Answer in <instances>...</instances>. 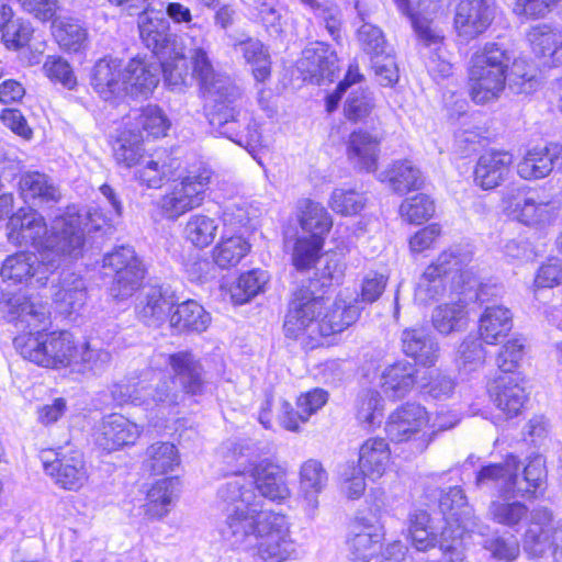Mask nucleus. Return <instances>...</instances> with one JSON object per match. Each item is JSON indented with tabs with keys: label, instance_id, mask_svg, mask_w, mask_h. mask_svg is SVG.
<instances>
[{
	"label": "nucleus",
	"instance_id": "obj_10",
	"mask_svg": "<svg viewBox=\"0 0 562 562\" xmlns=\"http://www.w3.org/2000/svg\"><path fill=\"white\" fill-rule=\"evenodd\" d=\"M504 212L528 226L551 225L560 213V202L543 196L538 191H526L522 187H507L502 196Z\"/></svg>",
	"mask_w": 562,
	"mask_h": 562
},
{
	"label": "nucleus",
	"instance_id": "obj_51",
	"mask_svg": "<svg viewBox=\"0 0 562 562\" xmlns=\"http://www.w3.org/2000/svg\"><path fill=\"white\" fill-rule=\"evenodd\" d=\"M344 274L342 266L339 260L330 257L326 259L323 269L317 270L313 278L303 280L295 290H308L313 296H325L327 289L334 282L338 283Z\"/></svg>",
	"mask_w": 562,
	"mask_h": 562
},
{
	"label": "nucleus",
	"instance_id": "obj_52",
	"mask_svg": "<svg viewBox=\"0 0 562 562\" xmlns=\"http://www.w3.org/2000/svg\"><path fill=\"white\" fill-rule=\"evenodd\" d=\"M268 280L267 271L261 269H252L241 273L231 289L232 300L238 305L248 303L252 297L263 292Z\"/></svg>",
	"mask_w": 562,
	"mask_h": 562
},
{
	"label": "nucleus",
	"instance_id": "obj_13",
	"mask_svg": "<svg viewBox=\"0 0 562 562\" xmlns=\"http://www.w3.org/2000/svg\"><path fill=\"white\" fill-rule=\"evenodd\" d=\"M418 373L416 366L408 361L389 367V397H402L414 385H418L435 400H447L453 394L457 383L451 376L437 373L426 382L425 376L419 378Z\"/></svg>",
	"mask_w": 562,
	"mask_h": 562
},
{
	"label": "nucleus",
	"instance_id": "obj_45",
	"mask_svg": "<svg viewBox=\"0 0 562 562\" xmlns=\"http://www.w3.org/2000/svg\"><path fill=\"white\" fill-rule=\"evenodd\" d=\"M467 304L458 293V297L449 303L438 305L431 314L432 326L440 334L448 335L461 330L467 322Z\"/></svg>",
	"mask_w": 562,
	"mask_h": 562
},
{
	"label": "nucleus",
	"instance_id": "obj_49",
	"mask_svg": "<svg viewBox=\"0 0 562 562\" xmlns=\"http://www.w3.org/2000/svg\"><path fill=\"white\" fill-rule=\"evenodd\" d=\"M235 46L243 54L246 63L251 66L252 75L258 82H263L270 77V56L260 41L247 38Z\"/></svg>",
	"mask_w": 562,
	"mask_h": 562
},
{
	"label": "nucleus",
	"instance_id": "obj_31",
	"mask_svg": "<svg viewBox=\"0 0 562 562\" xmlns=\"http://www.w3.org/2000/svg\"><path fill=\"white\" fill-rule=\"evenodd\" d=\"M519 461L515 456H508L504 463H493L483 467L476 474L477 487H497L499 495H513L517 484Z\"/></svg>",
	"mask_w": 562,
	"mask_h": 562
},
{
	"label": "nucleus",
	"instance_id": "obj_28",
	"mask_svg": "<svg viewBox=\"0 0 562 562\" xmlns=\"http://www.w3.org/2000/svg\"><path fill=\"white\" fill-rule=\"evenodd\" d=\"M176 305L173 294L161 285H148L144 288L138 299L136 313L138 318L147 325L164 322Z\"/></svg>",
	"mask_w": 562,
	"mask_h": 562
},
{
	"label": "nucleus",
	"instance_id": "obj_20",
	"mask_svg": "<svg viewBox=\"0 0 562 562\" xmlns=\"http://www.w3.org/2000/svg\"><path fill=\"white\" fill-rule=\"evenodd\" d=\"M488 392L493 404L506 419L518 416L527 401L525 387L517 375L497 376L490 385Z\"/></svg>",
	"mask_w": 562,
	"mask_h": 562
},
{
	"label": "nucleus",
	"instance_id": "obj_30",
	"mask_svg": "<svg viewBox=\"0 0 562 562\" xmlns=\"http://www.w3.org/2000/svg\"><path fill=\"white\" fill-rule=\"evenodd\" d=\"M58 313L71 316L78 313L87 300V286L81 276L63 271L57 290L53 294Z\"/></svg>",
	"mask_w": 562,
	"mask_h": 562
},
{
	"label": "nucleus",
	"instance_id": "obj_46",
	"mask_svg": "<svg viewBox=\"0 0 562 562\" xmlns=\"http://www.w3.org/2000/svg\"><path fill=\"white\" fill-rule=\"evenodd\" d=\"M357 38L362 50L370 56L375 74L383 75L386 70L384 64L386 59L384 55L386 40L383 31L371 23L363 22L357 31Z\"/></svg>",
	"mask_w": 562,
	"mask_h": 562
},
{
	"label": "nucleus",
	"instance_id": "obj_58",
	"mask_svg": "<svg viewBox=\"0 0 562 562\" xmlns=\"http://www.w3.org/2000/svg\"><path fill=\"white\" fill-rule=\"evenodd\" d=\"M397 10L405 16H407L412 25L422 41L427 45L436 44L440 40V35L436 33L426 19H420V14L424 11H428V8L422 9L420 0H393Z\"/></svg>",
	"mask_w": 562,
	"mask_h": 562
},
{
	"label": "nucleus",
	"instance_id": "obj_48",
	"mask_svg": "<svg viewBox=\"0 0 562 562\" xmlns=\"http://www.w3.org/2000/svg\"><path fill=\"white\" fill-rule=\"evenodd\" d=\"M178 486V477H165L157 481L147 493L146 513L151 517H164L169 512Z\"/></svg>",
	"mask_w": 562,
	"mask_h": 562
},
{
	"label": "nucleus",
	"instance_id": "obj_60",
	"mask_svg": "<svg viewBox=\"0 0 562 562\" xmlns=\"http://www.w3.org/2000/svg\"><path fill=\"white\" fill-rule=\"evenodd\" d=\"M409 536L413 546L418 551H426L439 546L440 535L438 536L430 526V517L426 512L419 510L411 515Z\"/></svg>",
	"mask_w": 562,
	"mask_h": 562
},
{
	"label": "nucleus",
	"instance_id": "obj_11",
	"mask_svg": "<svg viewBox=\"0 0 562 562\" xmlns=\"http://www.w3.org/2000/svg\"><path fill=\"white\" fill-rule=\"evenodd\" d=\"M59 268V261L49 251H20L8 256L2 262L0 276L3 281L25 288L45 286L49 277Z\"/></svg>",
	"mask_w": 562,
	"mask_h": 562
},
{
	"label": "nucleus",
	"instance_id": "obj_9",
	"mask_svg": "<svg viewBox=\"0 0 562 562\" xmlns=\"http://www.w3.org/2000/svg\"><path fill=\"white\" fill-rule=\"evenodd\" d=\"M122 7L130 15L138 14L139 37L156 59L170 58L177 53L176 35L170 33L169 20L160 10L151 8V0H106Z\"/></svg>",
	"mask_w": 562,
	"mask_h": 562
},
{
	"label": "nucleus",
	"instance_id": "obj_53",
	"mask_svg": "<svg viewBox=\"0 0 562 562\" xmlns=\"http://www.w3.org/2000/svg\"><path fill=\"white\" fill-rule=\"evenodd\" d=\"M221 220L204 214L192 215L186 224L184 236L195 247L204 248L211 245L220 227Z\"/></svg>",
	"mask_w": 562,
	"mask_h": 562
},
{
	"label": "nucleus",
	"instance_id": "obj_63",
	"mask_svg": "<svg viewBox=\"0 0 562 562\" xmlns=\"http://www.w3.org/2000/svg\"><path fill=\"white\" fill-rule=\"evenodd\" d=\"M323 246L324 239L313 236L297 237L292 254V263L296 270L312 268L319 258Z\"/></svg>",
	"mask_w": 562,
	"mask_h": 562
},
{
	"label": "nucleus",
	"instance_id": "obj_24",
	"mask_svg": "<svg viewBox=\"0 0 562 562\" xmlns=\"http://www.w3.org/2000/svg\"><path fill=\"white\" fill-rule=\"evenodd\" d=\"M429 423L425 407L415 402L400 405L389 416V440L403 441L423 430Z\"/></svg>",
	"mask_w": 562,
	"mask_h": 562
},
{
	"label": "nucleus",
	"instance_id": "obj_43",
	"mask_svg": "<svg viewBox=\"0 0 562 562\" xmlns=\"http://www.w3.org/2000/svg\"><path fill=\"white\" fill-rule=\"evenodd\" d=\"M176 310L170 314V324L179 331H204L210 322L211 316L194 300H187L182 303L176 302Z\"/></svg>",
	"mask_w": 562,
	"mask_h": 562
},
{
	"label": "nucleus",
	"instance_id": "obj_59",
	"mask_svg": "<svg viewBox=\"0 0 562 562\" xmlns=\"http://www.w3.org/2000/svg\"><path fill=\"white\" fill-rule=\"evenodd\" d=\"M436 211L435 201L427 194L418 193L402 201L398 207L401 218L414 225L430 220Z\"/></svg>",
	"mask_w": 562,
	"mask_h": 562
},
{
	"label": "nucleus",
	"instance_id": "obj_23",
	"mask_svg": "<svg viewBox=\"0 0 562 562\" xmlns=\"http://www.w3.org/2000/svg\"><path fill=\"white\" fill-rule=\"evenodd\" d=\"M363 520L357 518L352 522L347 544L352 559L370 561L381 553L385 533L382 526L366 524Z\"/></svg>",
	"mask_w": 562,
	"mask_h": 562
},
{
	"label": "nucleus",
	"instance_id": "obj_14",
	"mask_svg": "<svg viewBox=\"0 0 562 562\" xmlns=\"http://www.w3.org/2000/svg\"><path fill=\"white\" fill-rule=\"evenodd\" d=\"M363 384L369 389L360 397L357 411L358 420L369 430L381 427L384 422L385 401L383 393L386 384V366L383 360L363 366Z\"/></svg>",
	"mask_w": 562,
	"mask_h": 562
},
{
	"label": "nucleus",
	"instance_id": "obj_7",
	"mask_svg": "<svg viewBox=\"0 0 562 562\" xmlns=\"http://www.w3.org/2000/svg\"><path fill=\"white\" fill-rule=\"evenodd\" d=\"M439 508L446 522L439 541L442 561L463 562L465 539L473 532L483 535L487 526L481 525L477 517L473 515L460 486H450L441 492Z\"/></svg>",
	"mask_w": 562,
	"mask_h": 562
},
{
	"label": "nucleus",
	"instance_id": "obj_42",
	"mask_svg": "<svg viewBox=\"0 0 562 562\" xmlns=\"http://www.w3.org/2000/svg\"><path fill=\"white\" fill-rule=\"evenodd\" d=\"M359 468L364 475L375 482L386 472V440L382 437L369 438L359 451Z\"/></svg>",
	"mask_w": 562,
	"mask_h": 562
},
{
	"label": "nucleus",
	"instance_id": "obj_26",
	"mask_svg": "<svg viewBox=\"0 0 562 562\" xmlns=\"http://www.w3.org/2000/svg\"><path fill=\"white\" fill-rule=\"evenodd\" d=\"M19 191L26 203L37 206L57 203L61 198L59 187L54 179L37 170L21 173Z\"/></svg>",
	"mask_w": 562,
	"mask_h": 562
},
{
	"label": "nucleus",
	"instance_id": "obj_15",
	"mask_svg": "<svg viewBox=\"0 0 562 562\" xmlns=\"http://www.w3.org/2000/svg\"><path fill=\"white\" fill-rule=\"evenodd\" d=\"M44 471L56 485L64 490L77 491L88 479L82 452L59 448L53 460L43 461Z\"/></svg>",
	"mask_w": 562,
	"mask_h": 562
},
{
	"label": "nucleus",
	"instance_id": "obj_47",
	"mask_svg": "<svg viewBox=\"0 0 562 562\" xmlns=\"http://www.w3.org/2000/svg\"><path fill=\"white\" fill-rule=\"evenodd\" d=\"M513 495H501V498L492 501L488 506V516L498 524L516 529L529 515L528 507L519 501H510Z\"/></svg>",
	"mask_w": 562,
	"mask_h": 562
},
{
	"label": "nucleus",
	"instance_id": "obj_12",
	"mask_svg": "<svg viewBox=\"0 0 562 562\" xmlns=\"http://www.w3.org/2000/svg\"><path fill=\"white\" fill-rule=\"evenodd\" d=\"M213 171L202 165L191 170L173 186L158 202L161 214L168 220H177L184 213L198 207L205 198V189L211 182Z\"/></svg>",
	"mask_w": 562,
	"mask_h": 562
},
{
	"label": "nucleus",
	"instance_id": "obj_29",
	"mask_svg": "<svg viewBox=\"0 0 562 562\" xmlns=\"http://www.w3.org/2000/svg\"><path fill=\"white\" fill-rule=\"evenodd\" d=\"M513 164V155L504 150H491L480 156L475 169L474 181L484 190L498 187L508 176Z\"/></svg>",
	"mask_w": 562,
	"mask_h": 562
},
{
	"label": "nucleus",
	"instance_id": "obj_27",
	"mask_svg": "<svg viewBox=\"0 0 562 562\" xmlns=\"http://www.w3.org/2000/svg\"><path fill=\"white\" fill-rule=\"evenodd\" d=\"M328 482V474L323 464L310 459L300 469V496L303 508L310 519H314L318 508V496Z\"/></svg>",
	"mask_w": 562,
	"mask_h": 562
},
{
	"label": "nucleus",
	"instance_id": "obj_1",
	"mask_svg": "<svg viewBox=\"0 0 562 562\" xmlns=\"http://www.w3.org/2000/svg\"><path fill=\"white\" fill-rule=\"evenodd\" d=\"M188 45L192 76L204 94L213 102L207 115L212 128L249 153L261 145L259 125L252 114L241 106V89L231 77L216 74L211 54V42L199 31L191 34Z\"/></svg>",
	"mask_w": 562,
	"mask_h": 562
},
{
	"label": "nucleus",
	"instance_id": "obj_61",
	"mask_svg": "<svg viewBox=\"0 0 562 562\" xmlns=\"http://www.w3.org/2000/svg\"><path fill=\"white\" fill-rule=\"evenodd\" d=\"M146 276V268L130 267L128 271H120L113 276L109 286L110 295L117 301L130 299L142 285Z\"/></svg>",
	"mask_w": 562,
	"mask_h": 562
},
{
	"label": "nucleus",
	"instance_id": "obj_64",
	"mask_svg": "<svg viewBox=\"0 0 562 562\" xmlns=\"http://www.w3.org/2000/svg\"><path fill=\"white\" fill-rule=\"evenodd\" d=\"M373 108V98L370 92L355 90L349 93L345 102L344 113L346 119L352 123H368L372 121Z\"/></svg>",
	"mask_w": 562,
	"mask_h": 562
},
{
	"label": "nucleus",
	"instance_id": "obj_34",
	"mask_svg": "<svg viewBox=\"0 0 562 562\" xmlns=\"http://www.w3.org/2000/svg\"><path fill=\"white\" fill-rule=\"evenodd\" d=\"M181 159L175 155V151L158 159H148L143 168L135 171V178L140 184L147 188L158 189L165 182L180 177L179 170L181 168Z\"/></svg>",
	"mask_w": 562,
	"mask_h": 562
},
{
	"label": "nucleus",
	"instance_id": "obj_36",
	"mask_svg": "<svg viewBox=\"0 0 562 562\" xmlns=\"http://www.w3.org/2000/svg\"><path fill=\"white\" fill-rule=\"evenodd\" d=\"M225 474L245 475L251 472L256 458V448L251 440H227L220 449Z\"/></svg>",
	"mask_w": 562,
	"mask_h": 562
},
{
	"label": "nucleus",
	"instance_id": "obj_6",
	"mask_svg": "<svg viewBox=\"0 0 562 562\" xmlns=\"http://www.w3.org/2000/svg\"><path fill=\"white\" fill-rule=\"evenodd\" d=\"M106 218L98 207H68L57 216L52 225L45 247L42 251L52 252V257L61 265V257L78 259L82 257L92 233L104 232Z\"/></svg>",
	"mask_w": 562,
	"mask_h": 562
},
{
	"label": "nucleus",
	"instance_id": "obj_35",
	"mask_svg": "<svg viewBox=\"0 0 562 562\" xmlns=\"http://www.w3.org/2000/svg\"><path fill=\"white\" fill-rule=\"evenodd\" d=\"M347 154L356 167L372 172L376 169L379 139L361 128L356 130L349 136Z\"/></svg>",
	"mask_w": 562,
	"mask_h": 562
},
{
	"label": "nucleus",
	"instance_id": "obj_40",
	"mask_svg": "<svg viewBox=\"0 0 562 562\" xmlns=\"http://www.w3.org/2000/svg\"><path fill=\"white\" fill-rule=\"evenodd\" d=\"M470 260V256L459 248H450L442 251L427 268H435V272L445 278L453 274L452 283L460 289L463 280L473 274V268H468Z\"/></svg>",
	"mask_w": 562,
	"mask_h": 562
},
{
	"label": "nucleus",
	"instance_id": "obj_5",
	"mask_svg": "<svg viewBox=\"0 0 562 562\" xmlns=\"http://www.w3.org/2000/svg\"><path fill=\"white\" fill-rule=\"evenodd\" d=\"M172 379L159 381L155 386L146 384L143 407L146 411L170 409L180 405L186 395L204 394L207 380L205 370L191 351L182 350L168 356Z\"/></svg>",
	"mask_w": 562,
	"mask_h": 562
},
{
	"label": "nucleus",
	"instance_id": "obj_21",
	"mask_svg": "<svg viewBox=\"0 0 562 562\" xmlns=\"http://www.w3.org/2000/svg\"><path fill=\"white\" fill-rule=\"evenodd\" d=\"M8 239L18 246L35 245L47 233L44 217L33 207H20L8 221Z\"/></svg>",
	"mask_w": 562,
	"mask_h": 562
},
{
	"label": "nucleus",
	"instance_id": "obj_25",
	"mask_svg": "<svg viewBox=\"0 0 562 562\" xmlns=\"http://www.w3.org/2000/svg\"><path fill=\"white\" fill-rule=\"evenodd\" d=\"M531 518V525L526 531V542L532 543L535 552L539 553L555 546V559L562 562V525L552 527V514L546 508L535 510Z\"/></svg>",
	"mask_w": 562,
	"mask_h": 562
},
{
	"label": "nucleus",
	"instance_id": "obj_50",
	"mask_svg": "<svg viewBox=\"0 0 562 562\" xmlns=\"http://www.w3.org/2000/svg\"><path fill=\"white\" fill-rule=\"evenodd\" d=\"M145 467L154 475L166 474L179 465L176 446L171 442H155L147 448Z\"/></svg>",
	"mask_w": 562,
	"mask_h": 562
},
{
	"label": "nucleus",
	"instance_id": "obj_57",
	"mask_svg": "<svg viewBox=\"0 0 562 562\" xmlns=\"http://www.w3.org/2000/svg\"><path fill=\"white\" fill-rule=\"evenodd\" d=\"M547 479L546 460L542 456H536L529 460L524 469L521 479L517 476V484H515L514 496H531L541 488Z\"/></svg>",
	"mask_w": 562,
	"mask_h": 562
},
{
	"label": "nucleus",
	"instance_id": "obj_8",
	"mask_svg": "<svg viewBox=\"0 0 562 562\" xmlns=\"http://www.w3.org/2000/svg\"><path fill=\"white\" fill-rule=\"evenodd\" d=\"M513 52L496 42L486 43L473 54L469 69L470 95L477 104L499 98L505 89Z\"/></svg>",
	"mask_w": 562,
	"mask_h": 562
},
{
	"label": "nucleus",
	"instance_id": "obj_19",
	"mask_svg": "<svg viewBox=\"0 0 562 562\" xmlns=\"http://www.w3.org/2000/svg\"><path fill=\"white\" fill-rule=\"evenodd\" d=\"M249 482L252 483L255 492L262 498L273 502H281L290 496V488L286 483V474L283 468L270 460H262L251 468Z\"/></svg>",
	"mask_w": 562,
	"mask_h": 562
},
{
	"label": "nucleus",
	"instance_id": "obj_4",
	"mask_svg": "<svg viewBox=\"0 0 562 562\" xmlns=\"http://www.w3.org/2000/svg\"><path fill=\"white\" fill-rule=\"evenodd\" d=\"M326 296H313L308 290H294L285 315L283 330L288 338L306 337L310 348L321 345V338L341 333L357 322L361 306L355 301L337 297L330 307Z\"/></svg>",
	"mask_w": 562,
	"mask_h": 562
},
{
	"label": "nucleus",
	"instance_id": "obj_41",
	"mask_svg": "<svg viewBox=\"0 0 562 562\" xmlns=\"http://www.w3.org/2000/svg\"><path fill=\"white\" fill-rule=\"evenodd\" d=\"M297 211L301 228L310 236L324 239L333 226V220L327 210L318 202L303 199L297 203Z\"/></svg>",
	"mask_w": 562,
	"mask_h": 562
},
{
	"label": "nucleus",
	"instance_id": "obj_17",
	"mask_svg": "<svg viewBox=\"0 0 562 562\" xmlns=\"http://www.w3.org/2000/svg\"><path fill=\"white\" fill-rule=\"evenodd\" d=\"M90 85L104 101L117 103L124 97V67L117 58H101L92 67Z\"/></svg>",
	"mask_w": 562,
	"mask_h": 562
},
{
	"label": "nucleus",
	"instance_id": "obj_38",
	"mask_svg": "<svg viewBox=\"0 0 562 562\" xmlns=\"http://www.w3.org/2000/svg\"><path fill=\"white\" fill-rule=\"evenodd\" d=\"M513 328L512 312L501 305L487 306L480 318V336L490 345L497 344Z\"/></svg>",
	"mask_w": 562,
	"mask_h": 562
},
{
	"label": "nucleus",
	"instance_id": "obj_18",
	"mask_svg": "<svg viewBox=\"0 0 562 562\" xmlns=\"http://www.w3.org/2000/svg\"><path fill=\"white\" fill-rule=\"evenodd\" d=\"M140 435L137 424L121 414L104 416L94 432L95 443L106 451H114L136 442Z\"/></svg>",
	"mask_w": 562,
	"mask_h": 562
},
{
	"label": "nucleus",
	"instance_id": "obj_2",
	"mask_svg": "<svg viewBox=\"0 0 562 562\" xmlns=\"http://www.w3.org/2000/svg\"><path fill=\"white\" fill-rule=\"evenodd\" d=\"M0 310L3 317L21 331L14 337L13 345L24 359L46 368H64L77 357V344L70 331H44L48 310L31 296L3 292Z\"/></svg>",
	"mask_w": 562,
	"mask_h": 562
},
{
	"label": "nucleus",
	"instance_id": "obj_22",
	"mask_svg": "<svg viewBox=\"0 0 562 562\" xmlns=\"http://www.w3.org/2000/svg\"><path fill=\"white\" fill-rule=\"evenodd\" d=\"M157 61L132 59L124 67V97L147 99L160 81Z\"/></svg>",
	"mask_w": 562,
	"mask_h": 562
},
{
	"label": "nucleus",
	"instance_id": "obj_37",
	"mask_svg": "<svg viewBox=\"0 0 562 562\" xmlns=\"http://www.w3.org/2000/svg\"><path fill=\"white\" fill-rule=\"evenodd\" d=\"M532 52L541 58H546L548 66H557L562 63V33L547 24L533 26L528 33Z\"/></svg>",
	"mask_w": 562,
	"mask_h": 562
},
{
	"label": "nucleus",
	"instance_id": "obj_44",
	"mask_svg": "<svg viewBox=\"0 0 562 562\" xmlns=\"http://www.w3.org/2000/svg\"><path fill=\"white\" fill-rule=\"evenodd\" d=\"M53 35L59 47L68 53H79L88 46V31L80 21L64 18L53 21Z\"/></svg>",
	"mask_w": 562,
	"mask_h": 562
},
{
	"label": "nucleus",
	"instance_id": "obj_56",
	"mask_svg": "<svg viewBox=\"0 0 562 562\" xmlns=\"http://www.w3.org/2000/svg\"><path fill=\"white\" fill-rule=\"evenodd\" d=\"M114 158L119 165L127 168L139 165L144 158L143 134L132 131L123 132L116 139L114 146Z\"/></svg>",
	"mask_w": 562,
	"mask_h": 562
},
{
	"label": "nucleus",
	"instance_id": "obj_16",
	"mask_svg": "<svg viewBox=\"0 0 562 562\" xmlns=\"http://www.w3.org/2000/svg\"><path fill=\"white\" fill-rule=\"evenodd\" d=\"M494 16L492 0H461L456 9L454 29L459 37L469 42L483 34Z\"/></svg>",
	"mask_w": 562,
	"mask_h": 562
},
{
	"label": "nucleus",
	"instance_id": "obj_33",
	"mask_svg": "<svg viewBox=\"0 0 562 562\" xmlns=\"http://www.w3.org/2000/svg\"><path fill=\"white\" fill-rule=\"evenodd\" d=\"M308 63V72L317 85L333 82L339 72L338 57L330 45L325 42H316L313 48L303 52Z\"/></svg>",
	"mask_w": 562,
	"mask_h": 562
},
{
	"label": "nucleus",
	"instance_id": "obj_55",
	"mask_svg": "<svg viewBox=\"0 0 562 562\" xmlns=\"http://www.w3.org/2000/svg\"><path fill=\"white\" fill-rule=\"evenodd\" d=\"M250 250V244L241 236L223 237L213 249V260L222 269L237 266Z\"/></svg>",
	"mask_w": 562,
	"mask_h": 562
},
{
	"label": "nucleus",
	"instance_id": "obj_39",
	"mask_svg": "<svg viewBox=\"0 0 562 562\" xmlns=\"http://www.w3.org/2000/svg\"><path fill=\"white\" fill-rule=\"evenodd\" d=\"M217 497L221 502L233 505V508L237 506L244 509L260 508V496L245 475H234L232 480L222 484L217 490Z\"/></svg>",
	"mask_w": 562,
	"mask_h": 562
},
{
	"label": "nucleus",
	"instance_id": "obj_54",
	"mask_svg": "<svg viewBox=\"0 0 562 562\" xmlns=\"http://www.w3.org/2000/svg\"><path fill=\"white\" fill-rule=\"evenodd\" d=\"M423 183L424 178L420 170L408 160L396 161L389 170V186L397 194L418 190Z\"/></svg>",
	"mask_w": 562,
	"mask_h": 562
},
{
	"label": "nucleus",
	"instance_id": "obj_3",
	"mask_svg": "<svg viewBox=\"0 0 562 562\" xmlns=\"http://www.w3.org/2000/svg\"><path fill=\"white\" fill-rule=\"evenodd\" d=\"M223 541L234 550L248 552L265 562H282L292 552L284 517L260 508H233L220 527Z\"/></svg>",
	"mask_w": 562,
	"mask_h": 562
},
{
	"label": "nucleus",
	"instance_id": "obj_62",
	"mask_svg": "<svg viewBox=\"0 0 562 562\" xmlns=\"http://www.w3.org/2000/svg\"><path fill=\"white\" fill-rule=\"evenodd\" d=\"M136 126L142 128L147 136L158 138L166 136L171 123L166 113L158 105L148 104L137 116Z\"/></svg>",
	"mask_w": 562,
	"mask_h": 562
},
{
	"label": "nucleus",
	"instance_id": "obj_32",
	"mask_svg": "<svg viewBox=\"0 0 562 562\" xmlns=\"http://www.w3.org/2000/svg\"><path fill=\"white\" fill-rule=\"evenodd\" d=\"M406 356L427 368L434 367L440 357V347L435 337L422 328L405 329L401 336Z\"/></svg>",
	"mask_w": 562,
	"mask_h": 562
}]
</instances>
